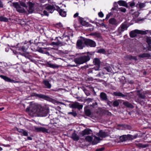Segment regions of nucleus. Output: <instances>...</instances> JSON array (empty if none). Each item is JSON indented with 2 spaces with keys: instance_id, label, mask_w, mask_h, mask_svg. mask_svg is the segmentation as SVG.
Listing matches in <instances>:
<instances>
[{
  "instance_id": "f257e3e1",
  "label": "nucleus",
  "mask_w": 151,
  "mask_h": 151,
  "mask_svg": "<svg viewBox=\"0 0 151 151\" xmlns=\"http://www.w3.org/2000/svg\"><path fill=\"white\" fill-rule=\"evenodd\" d=\"M27 111H30L32 114H36L39 116H45L48 114V109L42 107H39L35 104H31L29 108H27Z\"/></svg>"
},
{
  "instance_id": "f03ea898",
  "label": "nucleus",
  "mask_w": 151,
  "mask_h": 151,
  "mask_svg": "<svg viewBox=\"0 0 151 151\" xmlns=\"http://www.w3.org/2000/svg\"><path fill=\"white\" fill-rule=\"evenodd\" d=\"M90 59L88 55H84L74 58L73 61L77 64H81L87 62Z\"/></svg>"
},
{
  "instance_id": "7ed1b4c3",
  "label": "nucleus",
  "mask_w": 151,
  "mask_h": 151,
  "mask_svg": "<svg viewBox=\"0 0 151 151\" xmlns=\"http://www.w3.org/2000/svg\"><path fill=\"white\" fill-rule=\"evenodd\" d=\"M86 140L89 142H92V145H94L99 142V138L95 136H88L85 138Z\"/></svg>"
},
{
  "instance_id": "20e7f679",
  "label": "nucleus",
  "mask_w": 151,
  "mask_h": 151,
  "mask_svg": "<svg viewBox=\"0 0 151 151\" xmlns=\"http://www.w3.org/2000/svg\"><path fill=\"white\" fill-rule=\"evenodd\" d=\"M137 136L136 135H132L130 134L127 135H124L120 136L119 139L120 141L123 142L124 141H126L127 140H132L137 137Z\"/></svg>"
},
{
  "instance_id": "39448f33",
  "label": "nucleus",
  "mask_w": 151,
  "mask_h": 151,
  "mask_svg": "<svg viewBox=\"0 0 151 151\" xmlns=\"http://www.w3.org/2000/svg\"><path fill=\"white\" fill-rule=\"evenodd\" d=\"M85 45L87 46L94 47L96 46V43L93 40L89 39H84Z\"/></svg>"
},
{
  "instance_id": "423d86ee",
  "label": "nucleus",
  "mask_w": 151,
  "mask_h": 151,
  "mask_svg": "<svg viewBox=\"0 0 151 151\" xmlns=\"http://www.w3.org/2000/svg\"><path fill=\"white\" fill-rule=\"evenodd\" d=\"M144 32L138 29H135L129 33V35L131 37H134L137 36V34H145Z\"/></svg>"
},
{
  "instance_id": "0eeeda50",
  "label": "nucleus",
  "mask_w": 151,
  "mask_h": 151,
  "mask_svg": "<svg viewBox=\"0 0 151 151\" xmlns=\"http://www.w3.org/2000/svg\"><path fill=\"white\" fill-rule=\"evenodd\" d=\"M84 39L83 40H78L76 43V45L77 47L80 49H82L85 46Z\"/></svg>"
},
{
  "instance_id": "6e6552de",
  "label": "nucleus",
  "mask_w": 151,
  "mask_h": 151,
  "mask_svg": "<svg viewBox=\"0 0 151 151\" xmlns=\"http://www.w3.org/2000/svg\"><path fill=\"white\" fill-rule=\"evenodd\" d=\"M45 8L50 13H52L54 11L56 10L55 7L53 5H51L49 4H45Z\"/></svg>"
},
{
  "instance_id": "1a4fd4ad",
  "label": "nucleus",
  "mask_w": 151,
  "mask_h": 151,
  "mask_svg": "<svg viewBox=\"0 0 151 151\" xmlns=\"http://www.w3.org/2000/svg\"><path fill=\"white\" fill-rule=\"evenodd\" d=\"M101 99L102 101H108L107 104H109L110 101L108 100L107 96L106 94L104 92H102L100 94V95Z\"/></svg>"
},
{
  "instance_id": "9d476101",
  "label": "nucleus",
  "mask_w": 151,
  "mask_h": 151,
  "mask_svg": "<svg viewBox=\"0 0 151 151\" xmlns=\"http://www.w3.org/2000/svg\"><path fill=\"white\" fill-rule=\"evenodd\" d=\"M13 5L16 9L19 12L23 13L25 12L24 9L22 8L17 3H13Z\"/></svg>"
},
{
  "instance_id": "9b49d317",
  "label": "nucleus",
  "mask_w": 151,
  "mask_h": 151,
  "mask_svg": "<svg viewBox=\"0 0 151 151\" xmlns=\"http://www.w3.org/2000/svg\"><path fill=\"white\" fill-rule=\"evenodd\" d=\"M93 62L94 65L96 66V68H94L93 69L96 70H99L100 67V61L99 60L98 58H95L94 59Z\"/></svg>"
},
{
  "instance_id": "f8f14e48",
  "label": "nucleus",
  "mask_w": 151,
  "mask_h": 151,
  "mask_svg": "<svg viewBox=\"0 0 151 151\" xmlns=\"http://www.w3.org/2000/svg\"><path fill=\"white\" fill-rule=\"evenodd\" d=\"M83 107V105L82 104H80L78 102H75L71 105L70 106V107L77 108L79 110L82 109Z\"/></svg>"
},
{
  "instance_id": "ddd939ff",
  "label": "nucleus",
  "mask_w": 151,
  "mask_h": 151,
  "mask_svg": "<svg viewBox=\"0 0 151 151\" xmlns=\"http://www.w3.org/2000/svg\"><path fill=\"white\" fill-rule=\"evenodd\" d=\"M60 38L62 40L63 42L65 43V45L68 44V42L69 41V37L65 34H64L61 37H60Z\"/></svg>"
},
{
  "instance_id": "4468645a",
  "label": "nucleus",
  "mask_w": 151,
  "mask_h": 151,
  "mask_svg": "<svg viewBox=\"0 0 151 151\" xmlns=\"http://www.w3.org/2000/svg\"><path fill=\"white\" fill-rule=\"evenodd\" d=\"M128 26L126 24L123 23L122 24L120 27L118 29V31L119 33L120 34L121 32H123L125 30L127 29Z\"/></svg>"
},
{
  "instance_id": "2eb2a0df",
  "label": "nucleus",
  "mask_w": 151,
  "mask_h": 151,
  "mask_svg": "<svg viewBox=\"0 0 151 151\" xmlns=\"http://www.w3.org/2000/svg\"><path fill=\"white\" fill-rule=\"evenodd\" d=\"M35 130L36 132H42L44 133L48 132V130L45 128L43 127H35Z\"/></svg>"
},
{
  "instance_id": "dca6fc26",
  "label": "nucleus",
  "mask_w": 151,
  "mask_h": 151,
  "mask_svg": "<svg viewBox=\"0 0 151 151\" xmlns=\"http://www.w3.org/2000/svg\"><path fill=\"white\" fill-rule=\"evenodd\" d=\"M35 96H37L40 98H41L43 99H44L47 100H51V99L48 96H46L45 95L40 94H35Z\"/></svg>"
},
{
  "instance_id": "f3484780",
  "label": "nucleus",
  "mask_w": 151,
  "mask_h": 151,
  "mask_svg": "<svg viewBox=\"0 0 151 151\" xmlns=\"http://www.w3.org/2000/svg\"><path fill=\"white\" fill-rule=\"evenodd\" d=\"M92 132L91 129L88 128H86L82 131L80 134L82 136H84L85 135L90 134Z\"/></svg>"
},
{
  "instance_id": "a211bd4d",
  "label": "nucleus",
  "mask_w": 151,
  "mask_h": 151,
  "mask_svg": "<svg viewBox=\"0 0 151 151\" xmlns=\"http://www.w3.org/2000/svg\"><path fill=\"white\" fill-rule=\"evenodd\" d=\"M55 6L56 7V10L58 11L60 15L63 17H65L66 15V12L60 9V8L58 6L55 5Z\"/></svg>"
},
{
  "instance_id": "6ab92c4d",
  "label": "nucleus",
  "mask_w": 151,
  "mask_h": 151,
  "mask_svg": "<svg viewBox=\"0 0 151 151\" xmlns=\"http://www.w3.org/2000/svg\"><path fill=\"white\" fill-rule=\"evenodd\" d=\"M0 77L4 80L6 81L11 83H16V81L14 80H12L6 76L1 75L0 76Z\"/></svg>"
},
{
  "instance_id": "aec40b11",
  "label": "nucleus",
  "mask_w": 151,
  "mask_h": 151,
  "mask_svg": "<svg viewBox=\"0 0 151 151\" xmlns=\"http://www.w3.org/2000/svg\"><path fill=\"white\" fill-rule=\"evenodd\" d=\"M126 60H134L135 61H137V57L136 56H133L131 55H127L124 57Z\"/></svg>"
},
{
  "instance_id": "412c9836",
  "label": "nucleus",
  "mask_w": 151,
  "mask_h": 151,
  "mask_svg": "<svg viewBox=\"0 0 151 151\" xmlns=\"http://www.w3.org/2000/svg\"><path fill=\"white\" fill-rule=\"evenodd\" d=\"M96 135L99 137L103 138L107 136V134L101 130L99 132L96 134Z\"/></svg>"
},
{
  "instance_id": "4be33fe9",
  "label": "nucleus",
  "mask_w": 151,
  "mask_h": 151,
  "mask_svg": "<svg viewBox=\"0 0 151 151\" xmlns=\"http://www.w3.org/2000/svg\"><path fill=\"white\" fill-rule=\"evenodd\" d=\"M79 21L80 24L82 25L86 26H88L89 25V23L83 20V19L79 17Z\"/></svg>"
},
{
  "instance_id": "5701e85b",
  "label": "nucleus",
  "mask_w": 151,
  "mask_h": 151,
  "mask_svg": "<svg viewBox=\"0 0 151 151\" xmlns=\"http://www.w3.org/2000/svg\"><path fill=\"white\" fill-rule=\"evenodd\" d=\"M109 24L114 25H117L118 24V22L114 18L110 19L109 20Z\"/></svg>"
},
{
  "instance_id": "b1692460",
  "label": "nucleus",
  "mask_w": 151,
  "mask_h": 151,
  "mask_svg": "<svg viewBox=\"0 0 151 151\" xmlns=\"http://www.w3.org/2000/svg\"><path fill=\"white\" fill-rule=\"evenodd\" d=\"M18 53L22 56H24L25 58H28L31 61H32V60L31 59V55H29L28 53L26 52H24L23 53H21L19 52Z\"/></svg>"
},
{
  "instance_id": "393cba45",
  "label": "nucleus",
  "mask_w": 151,
  "mask_h": 151,
  "mask_svg": "<svg viewBox=\"0 0 151 151\" xmlns=\"http://www.w3.org/2000/svg\"><path fill=\"white\" fill-rule=\"evenodd\" d=\"M43 83L45 86V88H50L51 87V84L49 83V82L47 80H43Z\"/></svg>"
},
{
  "instance_id": "a878e982",
  "label": "nucleus",
  "mask_w": 151,
  "mask_h": 151,
  "mask_svg": "<svg viewBox=\"0 0 151 151\" xmlns=\"http://www.w3.org/2000/svg\"><path fill=\"white\" fill-rule=\"evenodd\" d=\"M123 104L127 108H133L134 107V106L128 101L124 102L123 103Z\"/></svg>"
},
{
  "instance_id": "bb28decb",
  "label": "nucleus",
  "mask_w": 151,
  "mask_h": 151,
  "mask_svg": "<svg viewBox=\"0 0 151 151\" xmlns=\"http://www.w3.org/2000/svg\"><path fill=\"white\" fill-rule=\"evenodd\" d=\"M47 66L53 68H58L60 67V65H59L55 64H52L49 63H47Z\"/></svg>"
},
{
  "instance_id": "cd10ccee",
  "label": "nucleus",
  "mask_w": 151,
  "mask_h": 151,
  "mask_svg": "<svg viewBox=\"0 0 151 151\" xmlns=\"http://www.w3.org/2000/svg\"><path fill=\"white\" fill-rule=\"evenodd\" d=\"M50 49L49 48L47 47V48H42L40 47L38 48L37 50V51L40 52L45 54L46 50H49Z\"/></svg>"
},
{
  "instance_id": "c85d7f7f",
  "label": "nucleus",
  "mask_w": 151,
  "mask_h": 151,
  "mask_svg": "<svg viewBox=\"0 0 151 151\" xmlns=\"http://www.w3.org/2000/svg\"><path fill=\"white\" fill-rule=\"evenodd\" d=\"M114 94L116 96H119L124 97L127 96V94H123L120 92H115L114 93Z\"/></svg>"
},
{
  "instance_id": "c756f323",
  "label": "nucleus",
  "mask_w": 151,
  "mask_h": 151,
  "mask_svg": "<svg viewBox=\"0 0 151 151\" xmlns=\"http://www.w3.org/2000/svg\"><path fill=\"white\" fill-rule=\"evenodd\" d=\"M118 3L120 6H124L126 7H128L126 2L122 0L119 1L118 2Z\"/></svg>"
},
{
  "instance_id": "7c9ffc66",
  "label": "nucleus",
  "mask_w": 151,
  "mask_h": 151,
  "mask_svg": "<svg viewBox=\"0 0 151 151\" xmlns=\"http://www.w3.org/2000/svg\"><path fill=\"white\" fill-rule=\"evenodd\" d=\"M19 45V44H18L17 46V48H18V50L19 51H22L24 52H26L27 50V49L24 46H22L20 47H18V45Z\"/></svg>"
},
{
  "instance_id": "2f4dec72",
  "label": "nucleus",
  "mask_w": 151,
  "mask_h": 151,
  "mask_svg": "<svg viewBox=\"0 0 151 151\" xmlns=\"http://www.w3.org/2000/svg\"><path fill=\"white\" fill-rule=\"evenodd\" d=\"M138 57L140 58H149L151 56L150 54L149 53H144L138 55Z\"/></svg>"
},
{
  "instance_id": "473e14b6",
  "label": "nucleus",
  "mask_w": 151,
  "mask_h": 151,
  "mask_svg": "<svg viewBox=\"0 0 151 151\" xmlns=\"http://www.w3.org/2000/svg\"><path fill=\"white\" fill-rule=\"evenodd\" d=\"M71 137L75 141H78L79 139L78 136L75 133L72 134Z\"/></svg>"
},
{
  "instance_id": "72a5a7b5",
  "label": "nucleus",
  "mask_w": 151,
  "mask_h": 151,
  "mask_svg": "<svg viewBox=\"0 0 151 151\" xmlns=\"http://www.w3.org/2000/svg\"><path fill=\"white\" fill-rule=\"evenodd\" d=\"M148 144H143L141 143H138L137 144V146L139 147L144 148L148 146Z\"/></svg>"
},
{
  "instance_id": "f704fd0d",
  "label": "nucleus",
  "mask_w": 151,
  "mask_h": 151,
  "mask_svg": "<svg viewBox=\"0 0 151 151\" xmlns=\"http://www.w3.org/2000/svg\"><path fill=\"white\" fill-rule=\"evenodd\" d=\"M34 5L32 3H31L29 4V9L28 10L29 12V13H32L34 11V8L33 7Z\"/></svg>"
},
{
  "instance_id": "c9c22d12",
  "label": "nucleus",
  "mask_w": 151,
  "mask_h": 151,
  "mask_svg": "<svg viewBox=\"0 0 151 151\" xmlns=\"http://www.w3.org/2000/svg\"><path fill=\"white\" fill-rule=\"evenodd\" d=\"M90 35L95 36L97 37H99L101 36L100 34L99 33L96 32L91 33L90 34Z\"/></svg>"
},
{
  "instance_id": "e433bc0d",
  "label": "nucleus",
  "mask_w": 151,
  "mask_h": 151,
  "mask_svg": "<svg viewBox=\"0 0 151 151\" xmlns=\"http://www.w3.org/2000/svg\"><path fill=\"white\" fill-rule=\"evenodd\" d=\"M0 20L1 21L7 22L8 21V18L2 16H0Z\"/></svg>"
},
{
  "instance_id": "4c0bfd02",
  "label": "nucleus",
  "mask_w": 151,
  "mask_h": 151,
  "mask_svg": "<svg viewBox=\"0 0 151 151\" xmlns=\"http://www.w3.org/2000/svg\"><path fill=\"white\" fill-rule=\"evenodd\" d=\"M92 102V104H90L89 106L93 108L96 107L97 105V103L94 101H93Z\"/></svg>"
},
{
  "instance_id": "58836bf2",
  "label": "nucleus",
  "mask_w": 151,
  "mask_h": 151,
  "mask_svg": "<svg viewBox=\"0 0 151 151\" xmlns=\"http://www.w3.org/2000/svg\"><path fill=\"white\" fill-rule=\"evenodd\" d=\"M57 44L58 45H60V46L65 45V43L63 42L62 41H60L59 40H58L57 41Z\"/></svg>"
},
{
  "instance_id": "ea45409f",
  "label": "nucleus",
  "mask_w": 151,
  "mask_h": 151,
  "mask_svg": "<svg viewBox=\"0 0 151 151\" xmlns=\"http://www.w3.org/2000/svg\"><path fill=\"white\" fill-rule=\"evenodd\" d=\"M85 114L87 116H89L91 114V111L89 109H87L85 110Z\"/></svg>"
},
{
  "instance_id": "a19ab883",
  "label": "nucleus",
  "mask_w": 151,
  "mask_h": 151,
  "mask_svg": "<svg viewBox=\"0 0 151 151\" xmlns=\"http://www.w3.org/2000/svg\"><path fill=\"white\" fill-rule=\"evenodd\" d=\"M137 95L140 98L142 99H145V95L140 93H137Z\"/></svg>"
},
{
  "instance_id": "79ce46f5",
  "label": "nucleus",
  "mask_w": 151,
  "mask_h": 151,
  "mask_svg": "<svg viewBox=\"0 0 151 151\" xmlns=\"http://www.w3.org/2000/svg\"><path fill=\"white\" fill-rule=\"evenodd\" d=\"M68 114H71L74 117H76L77 115V113L75 111H74L73 110L72 112H68Z\"/></svg>"
},
{
  "instance_id": "37998d69",
  "label": "nucleus",
  "mask_w": 151,
  "mask_h": 151,
  "mask_svg": "<svg viewBox=\"0 0 151 151\" xmlns=\"http://www.w3.org/2000/svg\"><path fill=\"white\" fill-rule=\"evenodd\" d=\"M97 52L100 53L104 54L105 53L106 51L104 49L101 48Z\"/></svg>"
},
{
  "instance_id": "c03bdc74",
  "label": "nucleus",
  "mask_w": 151,
  "mask_h": 151,
  "mask_svg": "<svg viewBox=\"0 0 151 151\" xmlns=\"http://www.w3.org/2000/svg\"><path fill=\"white\" fill-rule=\"evenodd\" d=\"M108 72H111V68L110 67H106L104 68Z\"/></svg>"
},
{
  "instance_id": "a18cd8bd",
  "label": "nucleus",
  "mask_w": 151,
  "mask_h": 151,
  "mask_svg": "<svg viewBox=\"0 0 151 151\" xmlns=\"http://www.w3.org/2000/svg\"><path fill=\"white\" fill-rule=\"evenodd\" d=\"M119 102L117 101H114L113 103V105L114 106H119Z\"/></svg>"
},
{
  "instance_id": "49530a36",
  "label": "nucleus",
  "mask_w": 151,
  "mask_h": 151,
  "mask_svg": "<svg viewBox=\"0 0 151 151\" xmlns=\"http://www.w3.org/2000/svg\"><path fill=\"white\" fill-rule=\"evenodd\" d=\"M147 42L148 45H150L151 44V39L150 37H148L147 38Z\"/></svg>"
},
{
  "instance_id": "de8ad7c7",
  "label": "nucleus",
  "mask_w": 151,
  "mask_h": 151,
  "mask_svg": "<svg viewBox=\"0 0 151 151\" xmlns=\"http://www.w3.org/2000/svg\"><path fill=\"white\" fill-rule=\"evenodd\" d=\"M145 4L144 3H140L139 4V7L140 8H142L145 6Z\"/></svg>"
},
{
  "instance_id": "09e8293b",
  "label": "nucleus",
  "mask_w": 151,
  "mask_h": 151,
  "mask_svg": "<svg viewBox=\"0 0 151 151\" xmlns=\"http://www.w3.org/2000/svg\"><path fill=\"white\" fill-rule=\"evenodd\" d=\"M45 7V5H40L39 6L38 9L39 10L42 11V10L43 8Z\"/></svg>"
},
{
  "instance_id": "8fccbe9b",
  "label": "nucleus",
  "mask_w": 151,
  "mask_h": 151,
  "mask_svg": "<svg viewBox=\"0 0 151 151\" xmlns=\"http://www.w3.org/2000/svg\"><path fill=\"white\" fill-rule=\"evenodd\" d=\"M43 14H41L42 15H45L47 16H48L49 14L47 13V12L45 10H44L43 12Z\"/></svg>"
},
{
  "instance_id": "3c124183",
  "label": "nucleus",
  "mask_w": 151,
  "mask_h": 151,
  "mask_svg": "<svg viewBox=\"0 0 151 151\" xmlns=\"http://www.w3.org/2000/svg\"><path fill=\"white\" fill-rule=\"evenodd\" d=\"M88 87H89V89L91 91H92V92H94V88L92 86H89Z\"/></svg>"
},
{
  "instance_id": "603ef678",
  "label": "nucleus",
  "mask_w": 151,
  "mask_h": 151,
  "mask_svg": "<svg viewBox=\"0 0 151 151\" xmlns=\"http://www.w3.org/2000/svg\"><path fill=\"white\" fill-rule=\"evenodd\" d=\"M119 9L122 12H125L126 11V9L124 8H122V7L120 8Z\"/></svg>"
},
{
  "instance_id": "864d4df0",
  "label": "nucleus",
  "mask_w": 151,
  "mask_h": 151,
  "mask_svg": "<svg viewBox=\"0 0 151 151\" xmlns=\"http://www.w3.org/2000/svg\"><path fill=\"white\" fill-rule=\"evenodd\" d=\"M20 5L22 6H23V7H27L25 3H24V2H20Z\"/></svg>"
},
{
  "instance_id": "5fc2aeb1",
  "label": "nucleus",
  "mask_w": 151,
  "mask_h": 151,
  "mask_svg": "<svg viewBox=\"0 0 151 151\" xmlns=\"http://www.w3.org/2000/svg\"><path fill=\"white\" fill-rule=\"evenodd\" d=\"M98 15L101 17H102L104 16V14L102 12H100L99 13Z\"/></svg>"
},
{
  "instance_id": "6e6d98bb",
  "label": "nucleus",
  "mask_w": 151,
  "mask_h": 151,
  "mask_svg": "<svg viewBox=\"0 0 151 151\" xmlns=\"http://www.w3.org/2000/svg\"><path fill=\"white\" fill-rule=\"evenodd\" d=\"M104 149V147H102L101 148L96 149L95 151H102Z\"/></svg>"
},
{
  "instance_id": "4d7b16f0",
  "label": "nucleus",
  "mask_w": 151,
  "mask_h": 151,
  "mask_svg": "<svg viewBox=\"0 0 151 151\" xmlns=\"http://www.w3.org/2000/svg\"><path fill=\"white\" fill-rule=\"evenodd\" d=\"M87 100L88 102V103H90L91 102H92L93 101V99L91 98H88L87 99Z\"/></svg>"
},
{
  "instance_id": "13d9d810",
  "label": "nucleus",
  "mask_w": 151,
  "mask_h": 151,
  "mask_svg": "<svg viewBox=\"0 0 151 151\" xmlns=\"http://www.w3.org/2000/svg\"><path fill=\"white\" fill-rule=\"evenodd\" d=\"M139 15V13L138 12H135L134 13V15H135V17H137Z\"/></svg>"
},
{
  "instance_id": "bf43d9fd",
  "label": "nucleus",
  "mask_w": 151,
  "mask_h": 151,
  "mask_svg": "<svg viewBox=\"0 0 151 151\" xmlns=\"http://www.w3.org/2000/svg\"><path fill=\"white\" fill-rule=\"evenodd\" d=\"M23 134L24 136H27L28 135L27 132L25 130H24L23 132Z\"/></svg>"
},
{
  "instance_id": "052dcab7",
  "label": "nucleus",
  "mask_w": 151,
  "mask_h": 151,
  "mask_svg": "<svg viewBox=\"0 0 151 151\" xmlns=\"http://www.w3.org/2000/svg\"><path fill=\"white\" fill-rule=\"evenodd\" d=\"M104 74V73H99L97 75H96V76L98 77H100L101 76H103Z\"/></svg>"
},
{
  "instance_id": "680f3d73",
  "label": "nucleus",
  "mask_w": 151,
  "mask_h": 151,
  "mask_svg": "<svg viewBox=\"0 0 151 151\" xmlns=\"http://www.w3.org/2000/svg\"><path fill=\"white\" fill-rule=\"evenodd\" d=\"M17 131L19 133L23 134V132H24V130L23 129H18Z\"/></svg>"
},
{
  "instance_id": "e2e57ef3",
  "label": "nucleus",
  "mask_w": 151,
  "mask_h": 151,
  "mask_svg": "<svg viewBox=\"0 0 151 151\" xmlns=\"http://www.w3.org/2000/svg\"><path fill=\"white\" fill-rule=\"evenodd\" d=\"M111 15V14L110 13H109L108 14H107L106 16V19H108L110 17Z\"/></svg>"
},
{
  "instance_id": "0e129e2a",
  "label": "nucleus",
  "mask_w": 151,
  "mask_h": 151,
  "mask_svg": "<svg viewBox=\"0 0 151 151\" xmlns=\"http://www.w3.org/2000/svg\"><path fill=\"white\" fill-rule=\"evenodd\" d=\"M68 66H69L70 67H77L78 66V65H68Z\"/></svg>"
},
{
  "instance_id": "69168bd1",
  "label": "nucleus",
  "mask_w": 151,
  "mask_h": 151,
  "mask_svg": "<svg viewBox=\"0 0 151 151\" xmlns=\"http://www.w3.org/2000/svg\"><path fill=\"white\" fill-rule=\"evenodd\" d=\"M135 5L134 2H132L130 4V6H133Z\"/></svg>"
},
{
  "instance_id": "338daca9",
  "label": "nucleus",
  "mask_w": 151,
  "mask_h": 151,
  "mask_svg": "<svg viewBox=\"0 0 151 151\" xmlns=\"http://www.w3.org/2000/svg\"><path fill=\"white\" fill-rule=\"evenodd\" d=\"M40 2L41 3H44L45 2L46 0H40Z\"/></svg>"
},
{
  "instance_id": "774afa93",
  "label": "nucleus",
  "mask_w": 151,
  "mask_h": 151,
  "mask_svg": "<svg viewBox=\"0 0 151 151\" xmlns=\"http://www.w3.org/2000/svg\"><path fill=\"white\" fill-rule=\"evenodd\" d=\"M148 50H149L151 51V45H148Z\"/></svg>"
}]
</instances>
